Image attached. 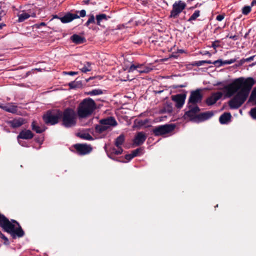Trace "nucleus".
<instances>
[{"label":"nucleus","instance_id":"nucleus-34","mask_svg":"<svg viewBox=\"0 0 256 256\" xmlns=\"http://www.w3.org/2000/svg\"><path fill=\"white\" fill-rule=\"evenodd\" d=\"M123 150L122 148H113L112 149V154L118 155L122 153Z\"/></svg>","mask_w":256,"mask_h":256},{"label":"nucleus","instance_id":"nucleus-22","mask_svg":"<svg viewBox=\"0 0 256 256\" xmlns=\"http://www.w3.org/2000/svg\"><path fill=\"white\" fill-rule=\"evenodd\" d=\"M70 39L76 44H81L86 42L84 38L76 34H73L70 37Z\"/></svg>","mask_w":256,"mask_h":256},{"label":"nucleus","instance_id":"nucleus-52","mask_svg":"<svg viewBox=\"0 0 256 256\" xmlns=\"http://www.w3.org/2000/svg\"><path fill=\"white\" fill-rule=\"evenodd\" d=\"M12 223H14V224H19L16 220H12Z\"/></svg>","mask_w":256,"mask_h":256},{"label":"nucleus","instance_id":"nucleus-55","mask_svg":"<svg viewBox=\"0 0 256 256\" xmlns=\"http://www.w3.org/2000/svg\"><path fill=\"white\" fill-rule=\"evenodd\" d=\"M198 6V4L196 5V7H197Z\"/></svg>","mask_w":256,"mask_h":256},{"label":"nucleus","instance_id":"nucleus-43","mask_svg":"<svg viewBox=\"0 0 256 256\" xmlns=\"http://www.w3.org/2000/svg\"><path fill=\"white\" fill-rule=\"evenodd\" d=\"M64 74H68L70 76H74L78 74V72H64Z\"/></svg>","mask_w":256,"mask_h":256},{"label":"nucleus","instance_id":"nucleus-21","mask_svg":"<svg viewBox=\"0 0 256 256\" xmlns=\"http://www.w3.org/2000/svg\"><path fill=\"white\" fill-rule=\"evenodd\" d=\"M3 110L6 112L14 114L18 111V107L12 103H9L4 106Z\"/></svg>","mask_w":256,"mask_h":256},{"label":"nucleus","instance_id":"nucleus-39","mask_svg":"<svg viewBox=\"0 0 256 256\" xmlns=\"http://www.w3.org/2000/svg\"><path fill=\"white\" fill-rule=\"evenodd\" d=\"M250 114L254 119H256V107L252 108L250 112Z\"/></svg>","mask_w":256,"mask_h":256},{"label":"nucleus","instance_id":"nucleus-53","mask_svg":"<svg viewBox=\"0 0 256 256\" xmlns=\"http://www.w3.org/2000/svg\"><path fill=\"white\" fill-rule=\"evenodd\" d=\"M6 25L4 24H0V28L2 29L4 26Z\"/></svg>","mask_w":256,"mask_h":256},{"label":"nucleus","instance_id":"nucleus-51","mask_svg":"<svg viewBox=\"0 0 256 256\" xmlns=\"http://www.w3.org/2000/svg\"><path fill=\"white\" fill-rule=\"evenodd\" d=\"M256 5V0H253L251 3V6H254Z\"/></svg>","mask_w":256,"mask_h":256},{"label":"nucleus","instance_id":"nucleus-27","mask_svg":"<svg viewBox=\"0 0 256 256\" xmlns=\"http://www.w3.org/2000/svg\"><path fill=\"white\" fill-rule=\"evenodd\" d=\"M18 22H21L25 20H26L30 18V15L26 13L25 12H22V14H18Z\"/></svg>","mask_w":256,"mask_h":256},{"label":"nucleus","instance_id":"nucleus-42","mask_svg":"<svg viewBox=\"0 0 256 256\" xmlns=\"http://www.w3.org/2000/svg\"><path fill=\"white\" fill-rule=\"evenodd\" d=\"M225 14H219L216 16V20L218 21H222V20L224 18Z\"/></svg>","mask_w":256,"mask_h":256},{"label":"nucleus","instance_id":"nucleus-32","mask_svg":"<svg viewBox=\"0 0 256 256\" xmlns=\"http://www.w3.org/2000/svg\"><path fill=\"white\" fill-rule=\"evenodd\" d=\"M80 138L86 140H92V137L88 133H82L79 134Z\"/></svg>","mask_w":256,"mask_h":256},{"label":"nucleus","instance_id":"nucleus-48","mask_svg":"<svg viewBox=\"0 0 256 256\" xmlns=\"http://www.w3.org/2000/svg\"><path fill=\"white\" fill-rule=\"evenodd\" d=\"M68 86L70 88H76V84L75 82H70L68 84Z\"/></svg>","mask_w":256,"mask_h":256},{"label":"nucleus","instance_id":"nucleus-6","mask_svg":"<svg viewBox=\"0 0 256 256\" xmlns=\"http://www.w3.org/2000/svg\"><path fill=\"white\" fill-rule=\"evenodd\" d=\"M4 231L10 234L13 238H21L24 232L20 225H1Z\"/></svg>","mask_w":256,"mask_h":256},{"label":"nucleus","instance_id":"nucleus-35","mask_svg":"<svg viewBox=\"0 0 256 256\" xmlns=\"http://www.w3.org/2000/svg\"><path fill=\"white\" fill-rule=\"evenodd\" d=\"M102 93V90H94L92 91H90L88 92V94L91 95V96H96V95H99Z\"/></svg>","mask_w":256,"mask_h":256},{"label":"nucleus","instance_id":"nucleus-15","mask_svg":"<svg viewBox=\"0 0 256 256\" xmlns=\"http://www.w3.org/2000/svg\"><path fill=\"white\" fill-rule=\"evenodd\" d=\"M146 138V134L143 132H138L134 140V144L136 146L142 144Z\"/></svg>","mask_w":256,"mask_h":256},{"label":"nucleus","instance_id":"nucleus-28","mask_svg":"<svg viewBox=\"0 0 256 256\" xmlns=\"http://www.w3.org/2000/svg\"><path fill=\"white\" fill-rule=\"evenodd\" d=\"M236 62L235 59H231L230 60H226L224 61V62H222V61L220 60H216L215 62H213V64H216L218 63V64L220 63V65H221L222 64H232L234 62Z\"/></svg>","mask_w":256,"mask_h":256},{"label":"nucleus","instance_id":"nucleus-37","mask_svg":"<svg viewBox=\"0 0 256 256\" xmlns=\"http://www.w3.org/2000/svg\"><path fill=\"white\" fill-rule=\"evenodd\" d=\"M0 238L2 239L4 241V244H9V241L8 238L1 232H0Z\"/></svg>","mask_w":256,"mask_h":256},{"label":"nucleus","instance_id":"nucleus-2","mask_svg":"<svg viewBox=\"0 0 256 256\" xmlns=\"http://www.w3.org/2000/svg\"><path fill=\"white\" fill-rule=\"evenodd\" d=\"M95 108L94 102L90 98H86L79 105L78 115L80 118H86L90 115Z\"/></svg>","mask_w":256,"mask_h":256},{"label":"nucleus","instance_id":"nucleus-13","mask_svg":"<svg viewBox=\"0 0 256 256\" xmlns=\"http://www.w3.org/2000/svg\"><path fill=\"white\" fill-rule=\"evenodd\" d=\"M74 148L80 154L84 155L90 152L92 150L90 146L84 144H76Z\"/></svg>","mask_w":256,"mask_h":256},{"label":"nucleus","instance_id":"nucleus-3","mask_svg":"<svg viewBox=\"0 0 256 256\" xmlns=\"http://www.w3.org/2000/svg\"><path fill=\"white\" fill-rule=\"evenodd\" d=\"M116 120L112 116L100 120L98 124L95 126V132L98 134H102L107 130H110L112 126H115L117 125Z\"/></svg>","mask_w":256,"mask_h":256},{"label":"nucleus","instance_id":"nucleus-49","mask_svg":"<svg viewBox=\"0 0 256 256\" xmlns=\"http://www.w3.org/2000/svg\"><path fill=\"white\" fill-rule=\"evenodd\" d=\"M218 42H214L212 44V47H213L214 49H216V48L219 46Z\"/></svg>","mask_w":256,"mask_h":256},{"label":"nucleus","instance_id":"nucleus-12","mask_svg":"<svg viewBox=\"0 0 256 256\" xmlns=\"http://www.w3.org/2000/svg\"><path fill=\"white\" fill-rule=\"evenodd\" d=\"M186 94H178L172 96V100L176 102V106L178 108H180L184 104Z\"/></svg>","mask_w":256,"mask_h":256},{"label":"nucleus","instance_id":"nucleus-25","mask_svg":"<svg viewBox=\"0 0 256 256\" xmlns=\"http://www.w3.org/2000/svg\"><path fill=\"white\" fill-rule=\"evenodd\" d=\"M124 141V136L123 134H120L118 136L115 140V146L117 148H122L121 146L122 144Z\"/></svg>","mask_w":256,"mask_h":256},{"label":"nucleus","instance_id":"nucleus-4","mask_svg":"<svg viewBox=\"0 0 256 256\" xmlns=\"http://www.w3.org/2000/svg\"><path fill=\"white\" fill-rule=\"evenodd\" d=\"M62 117V112L58 110L48 111L44 114L42 118L46 124L54 125L57 124Z\"/></svg>","mask_w":256,"mask_h":256},{"label":"nucleus","instance_id":"nucleus-46","mask_svg":"<svg viewBox=\"0 0 256 256\" xmlns=\"http://www.w3.org/2000/svg\"><path fill=\"white\" fill-rule=\"evenodd\" d=\"M226 37H228L230 38L231 39H232L234 40H237L238 39V35H234V36H229V35H228L226 36Z\"/></svg>","mask_w":256,"mask_h":256},{"label":"nucleus","instance_id":"nucleus-54","mask_svg":"<svg viewBox=\"0 0 256 256\" xmlns=\"http://www.w3.org/2000/svg\"><path fill=\"white\" fill-rule=\"evenodd\" d=\"M4 106L5 105H4L3 104H0V108L3 110V108Z\"/></svg>","mask_w":256,"mask_h":256},{"label":"nucleus","instance_id":"nucleus-5","mask_svg":"<svg viewBox=\"0 0 256 256\" xmlns=\"http://www.w3.org/2000/svg\"><path fill=\"white\" fill-rule=\"evenodd\" d=\"M62 124L66 127L69 128L75 125L76 115L74 112L70 108L66 109L62 112Z\"/></svg>","mask_w":256,"mask_h":256},{"label":"nucleus","instance_id":"nucleus-16","mask_svg":"<svg viewBox=\"0 0 256 256\" xmlns=\"http://www.w3.org/2000/svg\"><path fill=\"white\" fill-rule=\"evenodd\" d=\"M34 134L29 130H23L17 136L18 140L21 138L24 140H30L34 137Z\"/></svg>","mask_w":256,"mask_h":256},{"label":"nucleus","instance_id":"nucleus-20","mask_svg":"<svg viewBox=\"0 0 256 256\" xmlns=\"http://www.w3.org/2000/svg\"><path fill=\"white\" fill-rule=\"evenodd\" d=\"M212 116L213 113L212 112H206L198 114L196 116V119L198 121H204L210 118Z\"/></svg>","mask_w":256,"mask_h":256},{"label":"nucleus","instance_id":"nucleus-36","mask_svg":"<svg viewBox=\"0 0 256 256\" xmlns=\"http://www.w3.org/2000/svg\"><path fill=\"white\" fill-rule=\"evenodd\" d=\"M251 11V7L250 6H245L242 8V12L244 14L246 15Z\"/></svg>","mask_w":256,"mask_h":256},{"label":"nucleus","instance_id":"nucleus-45","mask_svg":"<svg viewBox=\"0 0 256 256\" xmlns=\"http://www.w3.org/2000/svg\"><path fill=\"white\" fill-rule=\"evenodd\" d=\"M79 12H80V16H78L79 18L80 17H84L86 15V12L84 10H81Z\"/></svg>","mask_w":256,"mask_h":256},{"label":"nucleus","instance_id":"nucleus-26","mask_svg":"<svg viewBox=\"0 0 256 256\" xmlns=\"http://www.w3.org/2000/svg\"><path fill=\"white\" fill-rule=\"evenodd\" d=\"M91 64L89 62H86L84 66L81 67L80 66H78L80 70L83 72H90L92 70Z\"/></svg>","mask_w":256,"mask_h":256},{"label":"nucleus","instance_id":"nucleus-10","mask_svg":"<svg viewBox=\"0 0 256 256\" xmlns=\"http://www.w3.org/2000/svg\"><path fill=\"white\" fill-rule=\"evenodd\" d=\"M202 99V95L200 94V89L192 91L188 99V104H196L201 102Z\"/></svg>","mask_w":256,"mask_h":256},{"label":"nucleus","instance_id":"nucleus-24","mask_svg":"<svg viewBox=\"0 0 256 256\" xmlns=\"http://www.w3.org/2000/svg\"><path fill=\"white\" fill-rule=\"evenodd\" d=\"M32 128L34 131H35L38 134L42 133L44 130V129L37 124L36 121H33L32 122Z\"/></svg>","mask_w":256,"mask_h":256},{"label":"nucleus","instance_id":"nucleus-44","mask_svg":"<svg viewBox=\"0 0 256 256\" xmlns=\"http://www.w3.org/2000/svg\"><path fill=\"white\" fill-rule=\"evenodd\" d=\"M132 158H134V156L132 154H126L125 156V158L126 160H132Z\"/></svg>","mask_w":256,"mask_h":256},{"label":"nucleus","instance_id":"nucleus-17","mask_svg":"<svg viewBox=\"0 0 256 256\" xmlns=\"http://www.w3.org/2000/svg\"><path fill=\"white\" fill-rule=\"evenodd\" d=\"M79 18V16L77 14L67 13L64 16L60 18L62 23H68L70 22L74 19Z\"/></svg>","mask_w":256,"mask_h":256},{"label":"nucleus","instance_id":"nucleus-9","mask_svg":"<svg viewBox=\"0 0 256 256\" xmlns=\"http://www.w3.org/2000/svg\"><path fill=\"white\" fill-rule=\"evenodd\" d=\"M152 70V68L145 66L144 64H132L128 69V72H134L136 71L138 73H148Z\"/></svg>","mask_w":256,"mask_h":256},{"label":"nucleus","instance_id":"nucleus-29","mask_svg":"<svg viewBox=\"0 0 256 256\" xmlns=\"http://www.w3.org/2000/svg\"><path fill=\"white\" fill-rule=\"evenodd\" d=\"M0 224H12L10 222L4 214L0 213Z\"/></svg>","mask_w":256,"mask_h":256},{"label":"nucleus","instance_id":"nucleus-50","mask_svg":"<svg viewBox=\"0 0 256 256\" xmlns=\"http://www.w3.org/2000/svg\"><path fill=\"white\" fill-rule=\"evenodd\" d=\"M255 56H250V58H248L246 59H245L244 61L245 62H250L251 60H252L254 58Z\"/></svg>","mask_w":256,"mask_h":256},{"label":"nucleus","instance_id":"nucleus-40","mask_svg":"<svg viewBox=\"0 0 256 256\" xmlns=\"http://www.w3.org/2000/svg\"><path fill=\"white\" fill-rule=\"evenodd\" d=\"M165 112L171 113L172 112V107L170 105H168L164 108Z\"/></svg>","mask_w":256,"mask_h":256},{"label":"nucleus","instance_id":"nucleus-11","mask_svg":"<svg viewBox=\"0 0 256 256\" xmlns=\"http://www.w3.org/2000/svg\"><path fill=\"white\" fill-rule=\"evenodd\" d=\"M189 110L186 112L185 115L190 118L191 120H196L197 114L200 112L199 108L196 106H192V104H188Z\"/></svg>","mask_w":256,"mask_h":256},{"label":"nucleus","instance_id":"nucleus-38","mask_svg":"<svg viewBox=\"0 0 256 256\" xmlns=\"http://www.w3.org/2000/svg\"><path fill=\"white\" fill-rule=\"evenodd\" d=\"M204 64H211L212 62L210 60H200L196 62L198 66H202Z\"/></svg>","mask_w":256,"mask_h":256},{"label":"nucleus","instance_id":"nucleus-14","mask_svg":"<svg viewBox=\"0 0 256 256\" xmlns=\"http://www.w3.org/2000/svg\"><path fill=\"white\" fill-rule=\"evenodd\" d=\"M222 96V92H216L212 94L206 99V102L208 106H211L214 104L219 99H220Z\"/></svg>","mask_w":256,"mask_h":256},{"label":"nucleus","instance_id":"nucleus-41","mask_svg":"<svg viewBox=\"0 0 256 256\" xmlns=\"http://www.w3.org/2000/svg\"><path fill=\"white\" fill-rule=\"evenodd\" d=\"M141 150H142L140 148H137V149L133 150L132 152V154L134 158L138 156V154L141 152Z\"/></svg>","mask_w":256,"mask_h":256},{"label":"nucleus","instance_id":"nucleus-18","mask_svg":"<svg viewBox=\"0 0 256 256\" xmlns=\"http://www.w3.org/2000/svg\"><path fill=\"white\" fill-rule=\"evenodd\" d=\"M109 16H107L104 14H100L96 16V24L97 25L104 27V23L108 20Z\"/></svg>","mask_w":256,"mask_h":256},{"label":"nucleus","instance_id":"nucleus-19","mask_svg":"<svg viewBox=\"0 0 256 256\" xmlns=\"http://www.w3.org/2000/svg\"><path fill=\"white\" fill-rule=\"evenodd\" d=\"M24 123L25 120L22 118H15L8 122L9 126L13 128L20 127Z\"/></svg>","mask_w":256,"mask_h":256},{"label":"nucleus","instance_id":"nucleus-23","mask_svg":"<svg viewBox=\"0 0 256 256\" xmlns=\"http://www.w3.org/2000/svg\"><path fill=\"white\" fill-rule=\"evenodd\" d=\"M230 114L225 112L220 117L219 121L222 124H224L227 123L230 120Z\"/></svg>","mask_w":256,"mask_h":256},{"label":"nucleus","instance_id":"nucleus-31","mask_svg":"<svg viewBox=\"0 0 256 256\" xmlns=\"http://www.w3.org/2000/svg\"><path fill=\"white\" fill-rule=\"evenodd\" d=\"M200 16V11L199 10H196L194 12L188 20V22H192L196 20Z\"/></svg>","mask_w":256,"mask_h":256},{"label":"nucleus","instance_id":"nucleus-33","mask_svg":"<svg viewBox=\"0 0 256 256\" xmlns=\"http://www.w3.org/2000/svg\"><path fill=\"white\" fill-rule=\"evenodd\" d=\"M96 23V20H95V18L93 14L90 15V16L89 18L88 21L85 24V26H88L90 24H94Z\"/></svg>","mask_w":256,"mask_h":256},{"label":"nucleus","instance_id":"nucleus-30","mask_svg":"<svg viewBox=\"0 0 256 256\" xmlns=\"http://www.w3.org/2000/svg\"><path fill=\"white\" fill-rule=\"evenodd\" d=\"M250 100L256 105V87L252 90L250 98Z\"/></svg>","mask_w":256,"mask_h":256},{"label":"nucleus","instance_id":"nucleus-47","mask_svg":"<svg viewBox=\"0 0 256 256\" xmlns=\"http://www.w3.org/2000/svg\"><path fill=\"white\" fill-rule=\"evenodd\" d=\"M46 26V24L45 22H42L39 24H36L35 26L36 28H40L42 26Z\"/></svg>","mask_w":256,"mask_h":256},{"label":"nucleus","instance_id":"nucleus-7","mask_svg":"<svg viewBox=\"0 0 256 256\" xmlns=\"http://www.w3.org/2000/svg\"><path fill=\"white\" fill-rule=\"evenodd\" d=\"M174 128L175 125L174 124H166L155 127L152 132L156 136H162L171 132Z\"/></svg>","mask_w":256,"mask_h":256},{"label":"nucleus","instance_id":"nucleus-8","mask_svg":"<svg viewBox=\"0 0 256 256\" xmlns=\"http://www.w3.org/2000/svg\"><path fill=\"white\" fill-rule=\"evenodd\" d=\"M186 6V4L182 0L176 1L172 4V9L170 12V17L176 18Z\"/></svg>","mask_w":256,"mask_h":256},{"label":"nucleus","instance_id":"nucleus-1","mask_svg":"<svg viewBox=\"0 0 256 256\" xmlns=\"http://www.w3.org/2000/svg\"><path fill=\"white\" fill-rule=\"evenodd\" d=\"M254 84V80L252 78L240 77L228 84L220 82L218 85H220L218 89L227 97H231L236 94L229 101L228 105L232 109H237L246 100Z\"/></svg>","mask_w":256,"mask_h":256},{"label":"nucleus","instance_id":"nucleus-56","mask_svg":"<svg viewBox=\"0 0 256 256\" xmlns=\"http://www.w3.org/2000/svg\"><path fill=\"white\" fill-rule=\"evenodd\" d=\"M254 64H256V62Z\"/></svg>","mask_w":256,"mask_h":256}]
</instances>
